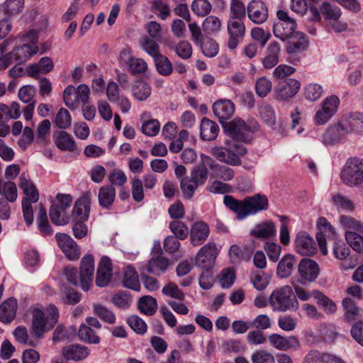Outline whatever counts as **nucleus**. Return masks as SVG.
Returning a JSON list of instances; mask_svg holds the SVG:
<instances>
[{
	"mask_svg": "<svg viewBox=\"0 0 363 363\" xmlns=\"http://www.w3.org/2000/svg\"><path fill=\"white\" fill-rule=\"evenodd\" d=\"M342 307L344 308L345 320L347 323L354 321L359 316V309L354 301L350 298H345L342 301Z\"/></svg>",
	"mask_w": 363,
	"mask_h": 363,
	"instance_id": "nucleus-46",
	"label": "nucleus"
},
{
	"mask_svg": "<svg viewBox=\"0 0 363 363\" xmlns=\"http://www.w3.org/2000/svg\"><path fill=\"white\" fill-rule=\"evenodd\" d=\"M300 88V82L295 79L290 78L281 82L275 86V99L279 101H286L294 96Z\"/></svg>",
	"mask_w": 363,
	"mask_h": 363,
	"instance_id": "nucleus-13",
	"label": "nucleus"
},
{
	"mask_svg": "<svg viewBox=\"0 0 363 363\" xmlns=\"http://www.w3.org/2000/svg\"><path fill=\"white\" fill-rule=\"evenodd\" d=\"M77 335L81 341L89 344H99L100 342V337L90 327L85 324H81Z\"/></svg>",
	"mask_w": 363,
	"mask_h": 363,
	"instance_id": "nucleus-44",
	"label": "nucleus"
},
{
	"mask_svg": "<svg viewBox=\"0 0 363 363\" xmlns=\"http://www.w3.org/2000/svg\"><path fill=\"white\" fill-rule=\"evenodd\" d=\"M116 198V189L112 185H105L99 189L98 194L99 203L101 207L109 209Z\"/></svg>",
	"mask_w": 363,
	"mask_h": 363,
	"instance_id": "nucleus-35",
	"label": "nucleus"
},
{
	"mask_svg": "<svg viewBox=\"0 0 363 363\" xmlns=\"http://www.w3.org/2000/svg\"><path fill=\"white\" fill-rule=\"evenodd\" d=\"M317 226L320 229V232L316 233V240L318 243L320 250L323 255L328 254L326 247L327 234L335 233L334 228L325 218L321 217L317 221Z\"/></svg>",
	"mask_w": 363,
	"mask_h": 363,
	"instance_id": "nucleus-29",
	"label": "nucleus"
},
{
	"mask_svg": "<svg viewBox=\"0 0 363 363\" xmlns=\"http://www.w3.org/2000/svg\"><path fill=\"white\" fill-rule=\"evenodd\" d=\"M17 310V301L15 298H10L4 301L0 306V321L11 323L16 317Z\"/></svg>",
	"mask_w": 363,
	"mask_h": 363,
	"instance_id": "nucleus-33",
	"label": "nucleus"
},
{
	"mask_svg": "<svg viewBox=\"0 0 363 363\" xmlns=\"http://www.w3.org/2000/svg\"><path fill=\"white\" fill-rule=\"evenodd\" d=\"M280 50L278 43L272 42L269 44L266 50L267 55L262 59L263 66L266 69H271L278 64Z\"/></svg>",
	"mask_w": 363,
	"mask_h": 363,
	"instance_id": "nucleus-37",
	"label": "nucleus"
},
{
	"mask_svg": "<svg viewBox=\"0 0 363 363\" xmlns=\"http://www.w3.org/2000/svg\"><path fill=\"white\" fill-rule=\"evenodd\" d=\"M197 185H203L208 177V170L203 165H196L192 168L189 176Z\"/></svg>",
	"mask_w": 363,
	"mask_h": 363,
	"instance_id": "nucleus-57",
	"label": "nucleus"
},
{
	"mask_svg": "<svg viewBox=\"0 0 363 363\" xmlns=\"http://www.w3.org/2000/svg\"><path fill=\"white\" fill-rule=\"evenodd\" d=\"M198 186L199 185H197L190 177H184L180 182V189L182 192V196L184 199L188 200L194 196Z\"/></svg>",
	"mask_w": 363,
	"mask_h": 363,
	"instance_id": "nucleus-48",
	"label": "nucleus"
},
{
	"mask_svg": "<svg viewBox=\"0 0 363 363\" xmlns=\"http://www.w3.org/2000/svg\"><path fill=\"white\" fill-rule=\"evenodd\" d=\"M218 250L214 242H209L204 245L198 252L196 257V265L201 268H212Z\"/></svg>",
	"mask_w": 363,
	"mask_h": 363,
	"instance_id": "nucleus-10",
	"label": "nucleus"
},
{
	"mask_svg": "<svg viewBox=\"0 0 363 363\" xmlns=\"http://www.w3.org/2000/svg\"><path fill=\"white\" fill-rule=\"evenodd\" d=\"M286 40V52L292 56L306 50L308 46V42L306 35L301 32H296L295 35L288 38Z\"/></svg>",
	"mask_w": 363,
	"mask_h": 363,
	"instance_id": "nucleus-28",
	"label": "nucleus"
},
{
	"mask_svg": "<svg viewBox=\"0 0 363 363\" xmlns=\"http://www.w3.org/2000/svg\"><path fill=\"white\" fill-rule=\"evenodd\" d=\"M218 125L206 118H203L200 124V135L203 140L211 141L214 140L219 133Z\"/></svg>",
	"mask_w": 363,
	"mask_h": 363,
	"instance_id": "nucleus-31",
	"label": "nucleus"
},
{
	"mask_svg": "<svg viewBox=\"0 0 363 363\" xmlns=\"http://www.w3.org/2000/svg\"><path fill=\"white\" fill-rule=\"evenodd\" d=\"M24 0H5L0 4V13L4 15V18L11 19L20 15L24 9Z\"/></svg>",
	"mask_w": 363,
	"mask_h": 363,
	"instance_id": "nucleus-27",
	"label": "nucleus"
},
{
	"mask_svg": "<svg viewBox=\"0 0 363 363\" xmlns=\"http://www.w3.org/2000/svg\"><path fill=\"white\" fill-rule=\"evenodd\" d=\"M94 272V258L93 255H84L80 263L79 280L82 289L86 291L90 289Z\"/></svg>",
	"mask_w": 363,
	"mask_h": 363,
	"instance_id": "nucleus-12",
	"label": "nucleus"
},
{
	"mask_svg": "<svg viewBox=\"0 0 363 363\" xmlns=\"http://www.w3.org/2000/svg\"><path fill=\"white\" fill-rule=\"evenodd\" d=\"M269 300L274 311H296L298 308V302L290 286H284L274 291Z\"/></svg>",
	"mask_w": 363,
	"mask_h": 363,
	"instance_id": "nucleus-7",
	"label": "nucleus"
},
{
	"mask_svg": "<svg viewBox=\"0 0 363 363\" xmlns=\"http://www.w3.org/2000/svg\"><path fill=\"white\" fill-rule=\"evenodd\" d=\"M55 124L60 129H67L72 124V118L69 112L65 108H61L55 118Z\"/></svg>",
	"mask_w": 363,
	"mask_h": 363,
	"instance_id": "nucleus-55",
	"label": "nucleus"
},
{
	"mask_svg": "<svg viewBox=\"0 0 363 363\" xmlns=\"http://www.w3.org/2000/svg\"><path fill=\"white\" fill-rule=\"evenodd\" d=\"M112 276V262L110 258L103 256L99 263L96 284L99 287L106 286L110 281Z\"/></svg>",
	"mask_w": 363,
	"mask_h": 363,
	"instance_id": "nucleus-22",
	"label": "nucleus"
},
{
	"mask_svg": "<svg viewBox=\"0 0 363 363\" xmlns=\"http://www.w3.org/2000/svg\"><path fill=\"white\" fill-rule=\"evenodd\" d=\"M342 121L344 123L343 127L348 133H363V113H350Z\"/></svg>",
	"mask_w": 363,
	"mask_h": 363,
	"instance_id": "nucleus-30",
	"label": "nucleus"
},
{
	"mask_svg": "<svg viewBox=\"0 0 363 363\" xmlns=\"http://www.w3.org/2000/svg\"><path fill=\"white\" fill-rule=\"evenodd\" d=\"M251 361L252 363H275L272 354L264 350H259L254 352Z\"/></svg>",
	"mask_w": 363,
	"mask_h": 363,
	"instance_id": "nucleus-64",
	"label": "nucleus"
},
{
	"mask_svg": "<svg viewBox=\"0 0 363 363\" xmlns=\"http://www.w3.org/2000/svg\"><path fill=\"white\" fill-rule=\"evenodd\" d=\"M191 8L196 15L205 16L211 12V4L208 0H194Z\"/></svg>",
	"mask_w": 363,
	"mask_h": 363,
	"instance_id": "nucleus-60",
	"label": "nucleus"
},
{
	"mask_svg": "<svg viewBox=\"0 0 363 363\" xmlns=\"http://www.w3.org/2000/svg\"><path fill=\"white\" fill-rule=\"evenodd\" d=\"M304 362L305 363H332L333 362V357L318 350H311L306 356Z\"/></svg>",
	"mask_w": 363,
	"mask_h": 363,
	"instance_id": "nucleus-52",
	"label": "nucleus"
},
{
	"mask_svg": "<svg viewBox=\"0 0 363 363\" xmlns=\"http://www.w3.org/2000/svg\"><path fill=\"white\" fill-rule=\"evenodd\" d=\"M77 335V329L74 326L65 328L63 325H58L52 334V341L54 342H62L65 340L72 341Z\"/></svg>",
	"mask_w": 363,
	"mask_h": 363,
	"instance_id": "nucleus-39",
	"label": "nucleus"
},
{
	"mask_svg": "<svg viewBox=\"0 0 363 363\" xmlns=\"http://www.w3.org/2000/svg\"><path fill=\"white\" fill-rule=\"evenodd\" d=\"M343 125L344 123L341 121L339 123L328 127L323 135V143L325 145H333L340 143L342 138L348 134Z\"/></svg>",
	"mask_w": 363,
	"mask_h": 363,
	"instance_id": "nucleus-24",
	"label": "nucleus"
},
{
	"mask_svg": "<svg viewBox=\"0 0 363 363\" xmlns=\"http://www.w3.org/2000/svg\"><path fill=\"white\" fill-rule=\"evenodd\" d=\"M91 193L77 199L72 210V220H87L90 212Z\"/></svg>",
	"mask_w": 363,
	"mask_h": 363,
	"instance_id": "nucleus-23",
	"label": "nucleus"
},
{
	"mask_svg": "<svg viewBox=\"0 0 363 363\" xmlns=\"http://www.w3.org/2000/svg\"><path fill=\"white\" fill-rule=\"evenodd\" d=\"M53 141L57 147L62 151L78 152L77 145L73 137L65 130H60L53 135Z\"/></svg>",
	"mask_w": 363,
	"mask_h": 363,
	"instance_id": "nucleus-25",
	"label": "nucleus"
},
{
	"mask_svg": "<svg viewBox=\"0 0 363 363\" xmlns=\"http://www.w3.org/2000/svg\"><path fill=\"white\" fill-rule=\"evenodd\" d=\"M320 11L324 18L329 22L333 20L339 19L342 14L341 10L338 6L328 2H324L321 5Z\"/></svg>",
	"mask_w": 363,
	"mask_h": 363,
	"instance_id": "nucleus-51",
	"label": "nucleus"
},
{
	"mask_svg": "<svg viewBox=\"0 0 363 363\" xmlns=\"http://www.w3.org/2000/svg\"><path fill=\"white\" fill-rule=\"evenodd\" d=\"M90 353L86 346L80 344H73L62 348V354L67 360L82 361L86 359Z\"/></svg>",
	"mask_w": 363,
	"mask_h": 363,
	"instance_id": "nucleus-26",
	"label": "nucleus"
},
{
	"mask_svg": "<svg viewBox=\"0 0 363 363\" xmlns=\"http://www.w3.org/2000/svg\"><path fill=\"white\" fill-rule=\"evenodd\" d=\"M332 201L339 211H352L354 208L353 202L340 194L333 196Z\"/></svg>",
	"mask_w": 363,
	"mask_h": 363,
	"instance_id": "nucleus-58",
	"label": "nucleus"
},
{
	"mask_svg": "<svg viewBox=\"0 0 363 363\" xmlns=\"http://www.w3.org/2000/svg\"><path fill=\"white\" fill-rule=\"evenodd\" d=\"M210 228L203 221L194 223L189 230L190 242L193 246L202 245L208 238Z\"/></svg>",
	"mask_w": 363,
	"mask_h": 363,
	"instance_id": "nucleus-19",
	"label": "nucleus"
},
{
	"mask_svg": "<svg viewBox=\"0 0 363 363\" xmlns=\"http://www.w3.org/2000/svg\"><path fill=\"white\" fill-rule=\"evenodd\" d=\"M340 179L349 187H359L363 184V158L351 157L342 168Z\"/></svg>",
	"mask_w": 363,
	"mask_h": 363,
	"instance_id": "nucleus-6",
	"label": "nucleus"
},
{
	"mask_svg": "<svg viewBox=\"0 0 363 363\" xmlns=\"http://www.w3.org/2000/svg\"><path fill=\"white\" fill-rule=\"evenodd\" d=\"M38 38V33L35 30L18 34L16 39L19 38L22 44L16 45L11 51L4 55L0 65L1 70L6 69L13 62L23 64L34 56L39 50L37 46Z\"/></svg>",
	"mask_w": 363,
	"mask_h": 363,
	"instance_id": "nucleus-1",
	"label": "nucleus"
},
{
	"mask_svg": "<svg viewBox=\"0 0 363 363\" xmlns=\"http://www.w3.org/2000/svg\"><path fill=\"white\" fill-rule=\"evenodd\" d=\"M276 228L271 220L262 222L255 225L250 234L257 238L268 239L276 235Z\"/></svg>",
	"mask_w": 363,
	"mask_h": 363,
	"instance_id": "nucleus-36",
	"label": "nucleus"
},
{
	"mask_svg": "<svg viewBox=\"0 0 363 363\" xmlns=\"http://www.w3.org/2000/svg\"><path fill=\"white\" fill-rule=\"evenodd\" d=\"M169 266V259L161 256L152 257L148 262L147 270L155 275L163 274Z\"/></svg>",
	"mask_w": 363,
	"mask_h": 363,
	"instance_id": "nucleus-40",
	"label": "nucleus"
},
{
	"mask_svg": "<svg viewBox=\"0 0 363 363\" xmlns=\"http://www.w3.org/2000/svg\"><path fill=\"white\" fill-rule=\"evenodd\" d=\"M225 132L232 138V141L250 143L252 140L251 133L259 130L257 121L249 120L247 123L239 118L223 124Z\"/></svg>",
	"mask_w": 363,
	"mask_h": 363,
	"instance_id": "nucleus-5",
	"label": "nucleus"
},
{
	"mask_svg": "<svg viewBox=\"0 0 363 363\" xmlns=\"http://www.w3.org/2000/svg\"><path fill=\"white\" fill-rule=\"evenodd\" d=\"M269 341L273 347L281 351H287L291 348L296 350L301 345L298 338L294 335L284 337L274 333L269 336Z\"/></svg>",
	"mask_w": 363,
	"mask_h": 363,
	"instance_id": "nucleus-20",
	"label": "nucleus"
},
{
	"mask_svg": "<svg viewBox=\"0 0 363 363\" xmlns=\"http://www.w3.org/2000/svg\"><path fill=\"white\" fill-rule=\"evenodd\" d=\"M296 252L301 255L311 256L317 252L316 242L310 235L305 232H298L295 240Z\"/></svg>",
	"mask_w": 363,
	"mask_h": 363,
	"instance_id": "nucleus-16",
	"label": "nucleus"
},
{
	"mask_svg": "<svg viewBox=\"0 0 363 363\" xmlns=\"http://www.w3.org/2000/svg\"><path fill=\"white\" fill-rule=\"evenodd\" d=\"M28 313L30 316V331L34 337L41 339L44 335L52 330L59 320V311L54 304L47 307H30Z\"/></svg>",
	"mask_w": 363,
	"mask_h": 363,
	"instance_id": "nucleus-2",
	"label": "nucleus"
},
{
	"mask_svg": "<svg viewBox=\"0 0 363 363\" xmlns=\"http://www.w3.org/2000/svg\"><path fill=\"white\" fill-rule=\"evenodd\" d=\"M250 20L257 24L265 22L268 18V9L261 0H251L247 6Z\"/></svg>",
	"mask_w": 363,
	"mask_h": 363,
	"instance_id": "nucleus-17",
	"label": "nucleus"
},
{
	"mask_svg": "<svg viewBox=\"0 0 363 363\" xmlns=\"http://www.w3.org/2000/svg\"><path fill=\"white\" fill-rule=\"evenodd\" d=\"M342 226L345 229V232L363 233V223L357 220L355 218L349 216H341L340 218Z\"/></svg>",
	"mask_w": 363,
	"mask_h": 363,
	"instance_id": "nucleus-50",
	"label": "nucleus"
},
{
	"mask_svg": "<svg viewBox=\"0 0 363 363\" xmlns=\"http://www.w3.org/2000/svg\"><path fill=\"white\" fill-rule=\"evenodd\" d=\"M247 152V148L242 144L231 140H226L223 146H214L210 151L218 161L230 166L241 165V157Z\"/></svg>",
	"mask_w": 363,
	"mask_h": 363,
	"instance_id": "nucleus-4",
	"label": "nucleus"
},
{
	"mask_svg": "<svg viewBox=\"0 0 363 363\" xmlns=\"http://www.w3.org/2000/svg\"><path fill=\"white\" fill-rule=\"evenodd\" d=\"M36 222L42 235L47 236L52 234L53 230L49 223L46 210L42 203L39 205V212L37 216Z\"/></svg>",
	"mask_w": 363,
	"mask_h": 363,
	"instance_id": "nucleus-41",
	"label": "nucleus"
},
{
	"mask_svg": "<svg viewBox=\"0 0 363 363\" xmlns=\"http://www.w3.org/2000/svg\"><path fill=\"white\" fill-rule=\"evenodd\" d=\"M277 16L278 21L274 23L273 26L274 34L282 41L286 40L296 33L295 32L296 21L289 17L288 13L283 10H279Z\"/></svg>",
	"mask_w": 363,
	"mask_h": 363,
	"instance_id": "nucleus-8",
	"label": "nucleus"
},
{
	"mask_svg": "<svg viewBox=\"0 0 363 363\" xmlns=\"http://www.w3.org/2000/svg\"><path fill=\"white\" fill-rule=\"evenodd\" d=\"M213 111L218 118L220 123L223 125L232 117L235 112L234 104L227 99H220L216 101L213 105Z\"/></svg>",
	"mask_w": 363,
	"mask_h": 363,
	"instance_id": "nucleus-21",
	"label": "nucleus"
},
{
	"mask_svg": "<svg viewBox=\"0 0 363 363\" xmlns=\"http://www.w3.org/2000/svg\"><path fill=\"white\" fill-rule=\"evenodd\" d=\"M123 282L126 288L136 291L140 290L138 273L132 266H127L123 269Z\"/></svg>",
	"mask_w": 363,
	"mask_h": 363,
	"instance_id": "nucleus-38",
	"label": "nucleus"
},
{
	"mask_svg": "<svg viewBox=\"0 0 363 363\" xmlns=\"http://www.w3.org/2000/svg\"><path fill=\"white\" fill-rule=\"evenodd\" d=\"M223 203L227 208L237 215V218L242 220L247 216L255 214L268 208V199L266 196L259 194L247 196L243 200H237L233 196L225 195Z\"/></svg>",
	"mask_w": 363,
	"mask_h": 363,
	"instance_id": "nucleus-3",
	"label": "nucleus"
},
{
	"mask_svg": "<svg viewBox=\"0 0 363 363\" xmlns=\"http://www.w3.org/2000/svg\"><path fill=\"white\" fill-rule=\"evenodd\" d=\"M259 116L262 121L269 126L276 123V116L272 106L263 104L259 106Z\"/></svg>",
	"mask_w": 363,
	"mask_h": 363,
	"instance_id": "nucleus-61",
	"label": "nucleus"
},
{
	"mask_svg": "<svg viewBox=\"0 0 363 363\" xmlns=\"http://www.w3.org/2000/svg\"><path fill=\"white\" fill-rule=\"evenodd\" d=\"M49 216L52 223L56 225H65L70 221L68 212L59 208L57 205L50 206Z\"/></svg>",
	"mask_w": 363,
	"mask_h": 363,
	"instance_id": "nucleus-42",
	"label": "nucleus"
},
{
	"mask_svg": "<svg viewBox=\"0 0 363 363\" xmlns=\"http://www.w3.org/2000/svg\"><path fill=\"white\" fill-rule=\"evenodd\" d=\"M138 308L142 313L152 315L157 308V301L152 296H144L139 299Z\"/></svg>",
	"mask_w": 363,
	"mask_h": 363,
	"instance_id": "nucleus-47",
	"label": "nucleus"
},
{
	"mask_svg": "<svg viewBox=\"0 0 363 363\" xmlns=\"http://www.w3.org/2000/svg\"><path fill=\"white\" fill-rule=\"evenodd\" d=\"M51 123L45 119L41 121L37 128L36 143L41 145H46L49 143L48 135L50 132Z\"/></svg>",
	"mask_w": 363,
	"mask_h": 363,
	"instance_id": "nucleus-49",
	"label": "nucleus"
},
{
	"mask_svg": "<svg viewBox=\"0 0 363 363\" xmlns=\"http://www.w3.org/2000/svg\"><path fill=\"white\" fill-rule=\"evenodd\" d=\"M296 264V259L294 255L291 254L285 255L278 263L277 276L281 279L289 277L294 270Z\"/></svg>",
	"mask_w": 363,
	"mask_h": 363,
	"instance_id": "nucleus-32",
	"label": "nucleus"
},
{
	"mask_svg": "<svg viewBox=\"0 0 363 363\" xmlns=\"http://www.w3.org/2000/svg\"><path fill=\"white\" fill-rule=\"evenodd\" d=\"M94 313L101 320L103 321L109 323L113 324L116 320V316L114 313L110 311L106 307L100 305V304H94Z\"/></svg>",
	"mask_w": 363,
	"mask_h": 363,
	"instance_id": "nucleus-56",
	"label": "nucleus"
},
{
	"mask_svg": "<svg viewBox=\"0 0 363 363\" xmlns=\"http://www.w3.org/2000/svg\"><path fill=\"white\" fill-rule=\"evenodd\" d=\"M19 179V187L23 189L26 196L23 200H26L29 203H36L39 199V194L33 183L27 179L23 174L21 175Z\"/></svg>",
	"mask_w": 363,
	"mask_h": 363,
	"instance_id": "nucleus-34",
	"label": "nucleus"
},
{
	"mask_svg": "<svg viewBox=\"0 0 363 363\" xmlns=\"http://www.w3.org/2000/svg\"><path fill=\"white\" fill-rule=\"evenodd\" d=\"M132 93L137 100L143 101L150 96L151 87L143 80L138 81L132 87Z\"/></svg>",
	"mask_w": 363,
	"mask_h": 363,
	"instance_id": "nucleus-43",
	"label": "nucleus"
},
{
	"mask_svg": "<svg viewBox=\"0 0 363 363\" xmlns=\"http://www.w3.org/2000/svg\"><path fill=\"white\" fill-rule=\"evenodd\" d=\"M272 83L264 77L259 78L255 83V91L257 96L264 98L272 91Z\"/></svg>",
	"mask_w": 363,
	"mask_h": 363,
	"instance_id": "nucleus-62",
	"label": "nucleus"
},
{
	"mask_svg": "<svg viewBox=\"0 0 363 363\" xmlns=\"http://www.w3.org/2000/svg\"><path fill=\"white\" fill-rule=\"evenodd\" d=\"M89 94V88L84 84H80L77 89L72 85H69L63 92L64 102L67 107L74 109L79 102L83 105L87 104Z\"/></svg>",
	"mask_w": 363,
	"mask_h": 363,
	"instance_id": "nucleus-9",
	"label": "nucleus"
},
{
	"mask_svg": "<svg viewBox=\"0 0 363 363\" xmlns=\"http://www.w3.org/2000/svg\"><path fill=\"white\" fill-rule=\"evenodd\" d=\"M323 92V88L318 84H310L304 89L305 98L310 101L318 100Z\"/></svg>",
	"mask_w": 363,
	"mask_h": 363,
	"instance_id": "nucleus-63",
	"label": "nucleus"
},
{
	"mask_svg": "<svg viewBox=\"0 0 363 363\" xmlns=\"http://www.w3.org/2000/svg\"><path fill=\"white\" fill-rule=\"evenodd\" d=\"M140 43L142 49L152 57L153 59L161 54L159 51L158 43L152 39L144 37L140 40Z\"/></svg>",
	"mask_w": 363,
	"mask_h": 363,
	"instance_id": "nucleus-59",
	"label": "nucleus"
},
{
	"mask_svg": "<svg viewBox=\"0 0 363 363\" xmlns=\"http://www.w3.org/2000/svg\"><path fill=\"white\" fill-rule=\"evenodd\" d=\"M361 233L345 232V237L348 245L356 252L363 253V236Z\"/></svg>",
	"mask_w": 363,
	"mask_h": 363,
	"instance_id": "nucleus-53",
	"label": "nucleus"
},
{
	"mask_svg": "<svg viewBox=\"0 0 363 363\" xmlns=\"http://www.w3.org/2000/svg\"><path fill=\"white\" fill-rule=\"evenodd\" d=\"M153 60L159 74L162 76H169L172 73L173 65L165 55L160 54Z\"/></svg>",
	"mask_w": 363,
	"mask_h": 363,
	"instance_id": "nucleus-45",
	"label": "nucleus"
},
{
	"mask_svg": "<svg viewBox=\"0 0 363 363\" xmlns=\"http://www.w3.org/2000/svg\"><path fill=\"white\" fill-rule=\"evenodd\" d=\"M169 228L174 234L173 236L182 240H185L189 234L187 225L179 220L171 221L169 224Z\"/></svg>",
	"mask_w": 363,
	"mask_h": 363,
	"instance_id": "nucleus-54",
	"label": "nucleus"
},
{
	"mask_svg": "<svg viewBox=\"0 0 363 363\" xmlns=\"http://www.w3.org/2000/svg\"><path fill=\"white\" fill-rule=\"evenodd\" d=\"M298 272L303 281H314L319 275L318 264L311 259H303L298 265Z\"/></svg>",
	"mask_w": 363,
	"mask_h": 363,
	"instance_id": "nucleus-18",
	"label": "nucleus"
},
{
	"mask_svg": "<svg viewBox=\"0 0 363 363\" xmlns=\"http://www.w3.org/2000/svg\"><path fill=\"white\" fill-rule=\"evenodd\" d=\"M55 238L58 246L66 257L72 261L77 260L80 256V250L76 242L66 233H57Z\"/></svg>",
	"mask_w": 363,
	"mask_h": 363,
	"instance_id": "nucleus-14",
	"label": "nucleus"
},
{
	"mask_svg": "<svg viewBox=\"0 0 363 363\" xmlns=\"http://www.w3.org/2000/svg\"><path fill=\"white\" fill-rule=\"evenodd\" d=\"M227 28L229 35L228 48L230 50H234L244 38L245 26L240 19L230 18L228 21Z\"/></svg>",
	"mask_w": 363,
	"mask_h": 363,
	"instance_id": "nucleus-11",
	"label": "nucleus"
},
{
	"mask_svg": "<svg viewBox=\"0 0 363 363\" xmlns=\"http://www.w3.org/2000/svg\"><path fill=\"white\" fill-rule=\"evenodd\" d=\"M55 238L58 246L66 257L72 261L77 260L80 256V250L76 242L66 233H57Z\"/></svg>",
	"mask_w": 363,
	"mask_h": 363,
	"instance_id": "nucleus-15",
	"label": "nucleus"
}]
</instances>
